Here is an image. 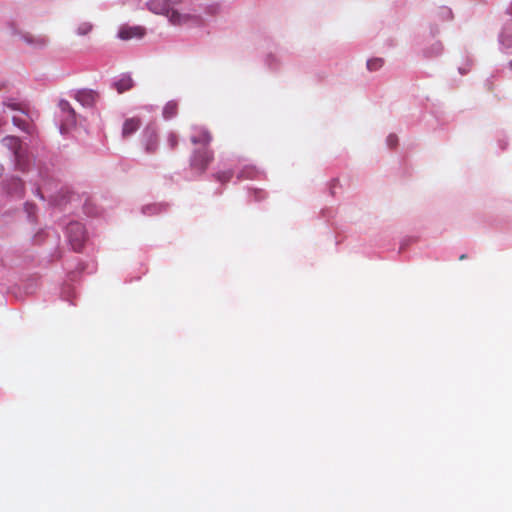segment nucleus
Listing matches in <instances>:
<instances>
[{"label": "nucleus", "mask_w": 512, "mask_h": 512, "mask_svg": "<svg viewBox=\"0 0 512 512\" xmlns=\"http://www.w3.org/2000/svg\"><path fill=\"white\" fill-rule=\"evenodd\" d=\"M69 242L74 251H81L86 240L84 226L79 222H71L67 227Z\"/></svg>", "instance_id": "1"}, {"label": "nucleus", "mask_w": 512, "mask_h": 512, "mask_svg": "<svg viewBox=\"0 0 512 512\" xmlns=\"http://www.w3.org/2000/svg\"><path fill=\"white\" fill-rule=\"evenodd\" d=\"M59 107L62 113L60 124V132L62 134L68 132L76 124V114L70 103L66 100H61Z\"/></svg>", "instance_id": "2"}, {"label": "nucleus", "mask_w": 512, "mask_h": 512, "mask_svg": "<svg viewBox=\"0 0 512 512\" xmlns=\"http://www.w3.org/2000/svg\"><path fill=\"white\" fill-rule=\"evenodd\" d=\"M213 160V152L203 147L202 149L196 150L191 158V166L201 172L205 171Z\"/></svg>", "instance_id": "3"}, {"label": "nucleus", "mask_w": 512, "mask_h": 512, "mask_svg": "<svg viewBox=\"0 0 512 512\" xmlns=\"http://www.w3.org/2000/svg\"><path fill=\"white\" fill-rule=\"evenodd\" d=\"M145 35V29L141 26H122L118 31V37L122 40L141 39Z\"/></svg>", "instance_id": "4"}, {"label": "nucleus", "mask_w": 512, "mask_h": 512, "mask_svg": "<svg viewBox=\"0 0 512 512\" xmlns=\"http://www.w3.org/2000/svg\"><path fill=\"white\" fill-rule=\"evenodd\" d=\"M145 150L148 153H154L158 146L157 133L155 128L147 127L143 131Z\"/></svg>", "instance_id": "5"}, {"label": "nucleus", "mask_w": 512, "mask_h": 512, "mask_svg": "<svg viewBox=\"0 0 512 512\" xmlns=\"http://www.w3.org/2000/svg\"><path fill=\"white\" fill-rule=\"evenodd\" d=\"M97 94L92 90H81L75 95V99L84 107H91L96 101Z\"/></svg>", "instance_id": "6"}, {"label": "nucleus", "mask_w": 512, "mask_h": 512, "mask_svg": "<svg viewBox=\"0 0 512 512\" xmlns=\"http://www.w3.org/2000/svg\"><path fill=\"white\" fill-rule=\"evenodd\" d=\"M149 9L156 14H169L171 3L169 0H150Z\"/></svg>", "instance_id": "7"}, {"label": "nucleus", "mask_w": 512, "mask_h": 512, "mask_svg": "<svg viewBox=\"0 0 512 512\" xmlns=\"http://www.w3.org/2000/svg\"><path fill=\"white\" fill-rule=\"evenodd\" d=\"M141 125V120L137 117L127 119L122 128L123 137H128L136 132Z\"/></svg>", "instance_id": "8"}, {"label": "nucleus", "mask_w": 512, "mask_h": 512, "mask_svg": "<svg viewBox=\"0 0 512 512\" xmlns=\"http://www.w3.org/2000/svg\"><path fill=\"white\" fill-rule=\"evenodd\" d=\"M114 86L119 93H124L133 87V80L129 75H122Z\"/></svg>", "instance_id": "9"}, {"label": "nucleus", "mask_w": 512, "mask_h": 512, "mask_svg": "<svg viewBox=\"0 0 512 512\" xmlns=\"http://www.w3.org/2000/svg\"><path fill=\"white\" fill-rule=\"evenodd\" d=\"M212 137L210 133L206 130H201L198 135L192 136L191 141L194 144H202L204 147L207 148L209 143L211 142Z\"/></svg>", "instance_id": "10"}, {"label": "nucleus", "mask_w": 512, "mask_h": 512, "mask_svg": "<svg viewBox=\"0 0 512 512\" xmlns=\"http://www.w3.org/2000/svg\"><path fill=\"white\" fill-rule=\"evenodd\" d=\"M170 22L174 25H181L187 21V16L180 14L177 10L170 7L169 14H166Z\"/></svg>", "instance_id": "11"}, {"label": "nucleus", "mask_w": 512, "mask_h": 512, "mask_svg": "<svg viewBox=\"0 0 512 512\" xmlns=\"http://www.w3.org/2000/svg\"><path fill=\"white\" fill-rule=\"evenodd\" d=\"M23 38H24V40L27 43L32 44V45L37 46V47H43L48 42V40H47V38L45 36L34 37L31 34H25L23 36Z\"/></svg>", "instance_id": "12"}, {"label": "nucleus", "mask_w": 512, "mask_h": 512, "mask_svg": "<svg viewBox=\"0 0 512 512\" xmlns=\"http://www.w3.org/2000/svg\"><path fill=\"white\" fill-rule=\"evenodd\" d=\"M4 144L13 150L15 156H18L21 147L20 139L14 136H9L3 139Z\"/></svg>", "instance_id": "13"}, {"label": "nucleus", "mask_w": 512, "mask_h": 512, "mask_svg": "<svg viewBox=\"0 0 512 512\" xmlns=\"http://www.w3.org/2000/svg\"><path fill=\"white\" fill-rule=\"evenodd\" d=\"M178 111V104L175 101H169L163 109V116L165 119L173 118Z\"/></svg>", "instance_id": "14"}, {"label": "nucleus", "mask_w": 512, "mask_h": 512, "mask_svg": "<svg viewBox=\"0 0 512 512\" xmlns=\"http://www.w3.org/2000/svg\"><path fill=\"white\" fill-rule=\"evenodd\" d=\"M234 172L232 170H225V171H219L214 174V178L222 183L225 184L229 182L233 178Z\"/></svg>", "instance_id": "15"}, {"label": "nucleus", "mask_w": 512, "mask_h": 512, "mask_svg": "<svg viewBox=\"0 0 512 512\" xmlns=\"http://www.w3.org/2000/svg\"><path fill=\"white\" fill-rule=\"evenodd\" d=\"M384 64V60L382 58H373L367 61V69L369 71H376L380 69Z\"/></svg>", "instance_id": "16"}, {"label": "nucleus", "mask_w": 512, "mask_h": 512, "mask_svg": "<svg viewBox=\"0 0 512 512\" xmlns=\"http://www.w3.org/2000/svg\"><path fill=\"white\" fill-rule=\"evenodd\" d=\"M256 175V170L254 168H246L243 169L239 174V179H252Z\"/></svg>", "instance_id": "17"}, {"label": "nucleus", "mask_w": 512, "mask_h": 512, "mask_svg": "<svg viewBox=\"0 0 512 512\" xmlns=\"http://www.w3.org/2000/svg\"><path fill=\"white\" fill-rule=\"evenodd\" d=\"M92 30V25L89 24V23H83L81 24L78 29H77V32L79 35H86L88 34L90 31Z\"/></svg>", "instance_id": "18"}, {"label": "nucleus", "mask_w": 512, "mask_h": 512, "mask_svg": "<svg viewBox=\"0 0 512 512\" xmlns=\"http://www.w3.org/2000/svg\"><path fill=\"white\" fill-rule=\"evenodd\" d=\"M167 143L171 149H174L178 143V137L175 133H170L167 138Z\"/></svg>", "instance_id": "19"}, {"label": "nucleus", "mask_w": 512, "mask_h": 512, "mask_svg": "<svg viewBox=\"0 0 512 512\" xmlns=\"http://www.w3.org/2000/svg\"><path fill=\"white\" fill-rule=\"evenodd\" d=\"M15 126L19 127L22 130H26V123L25 121L21 120L18 117H13L12 119Z\"/></svg>", "instance_id": "20"}, {"label": "nucleus", "mask_w": 512, "mask_h": 512, "mask_svg": "<svg viewBox=\"0 0 512 512\" xmlns=\"http://www.w3.org/2000/svg\"><path fill=\"white\" fill-rule=\"evenodd\" d=\"M387 142L390 147H393L397 143V137L395 135H389L387 138Z\"/></svg>", "instance_id": "21"}, {"label": "nucleus", "mask_w": 512, "mask_h": 512, "mask_svg": "<svg viewBox=\"0 0 512 512\" xmlns=\"http://www.w3.org/2000/svg\"><path fill=\"white\" fill-rule=\"evenodd\" d=\"M9 107H11L12 109H18V107H17V105H16V104L9 105Z\"/></svg>", "instance_id": "22"}, {"label": "nucleus", "mask_w": 512, "mask_h": 512, "mask_svg": "<svg viewBox=\"0 0 512 512\" xmlns=\"http://www.w3.org/2000/svg\"><path fill=\"white\" fill-rule=\"evenodd\" d=\"M459 259H460V260H464V259H466V255H465V254L461 255V256L459 257Z\"/></svg>", "instance_id": "23"}, {"label": "nucleus", "mask_w": 512, "mask_h": 512, "mask_svg": "<svg viewBox=\"0 0 512 512\" xmlns=\"http://www.w3.org/2000/svg\"><path fill=\"white\" fill-rule=\"evenodd\" d=\"M510 67H511V69H512V61L510 62Z\"/></svg>", "instance_id": "24"}]
</instances>
